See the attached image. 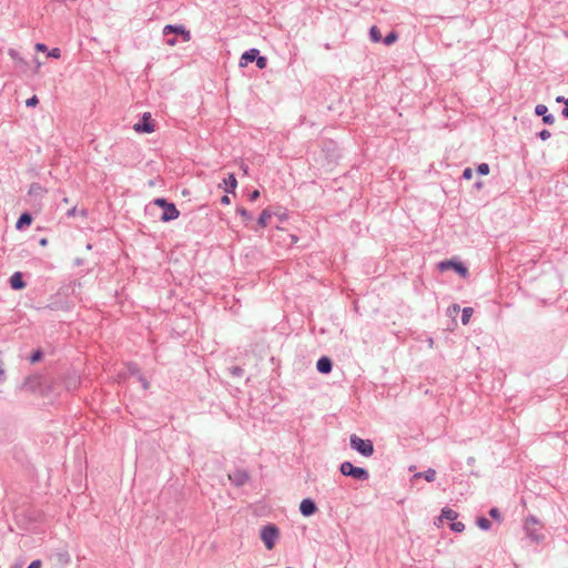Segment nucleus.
<instances>
[{
  "label": "nucleus",
  "instance_id": "1",
  "mask_svg": "<svg viewBox=\"0 0 568 568\" xmlns=\"http://www.w3.org/2000/svg\"><path fill=\"white\" fill-rule=\"evenodd\" d=\"M162 33L164 42L170 47H174L178 43V37H181L183 42L191 40V32L184 26L166 24Z\"/></svg>",
  "mask_w": 568,
  "mask_h": 568
},
{
  "label": "nucleus",
  "instance_id": "2",
  "mask_svg": "<svg viewBox=\"0 0 568 568\" xmlns=\"http://www.w3.org/2000/svg\"><path fill=\"white\" fill-rule=\"evenodd\" d=\"M151 204L163 210L162 214L160 215V220L162 222H171L180 216V211L176 209L175 204L169 202L164 197H156L152 201Z\"/></svg>",
  "mask_w": 568,
  "mask_h": 568
},
{
  "label": "nucleus",
  "instance_id": "3",
  "mask_svg": "<svg viewBox=\"0 0 568 568\" xmlns=\"http://www.w3.org/2000/svg\"><path fill=\"white\" fill-rule=\"evenodd\" d=\"M260 537L265 548L273 550L281 537V531L274 524H267L261 528Z\"/></svg>",
  "mask_w": 568,
  "mask_h": 568
},
{
  "label": "nucleus",
  "instance_id": "4",
  "mask_svg": "<svg viewBox=\"0 0 568 568\" xmlns=\"http://www.w3.org/2000/svg\"><path fill=\"white\" fill-rule=\"evenodd\" d=\"M349 443L353 449L357 450L365 457H369L374 453V446L372 440L369 439H362L356 435H352L349 438Z\"/></svg>",
  "mask_w": 568,
  "mask_h": 568
},
{
  "label": "nucleus",
  "instance_id": "5",
  "mask_svg": "<svg viewBox=\"0 0 568 568\" xmlns=\"http://www.w3.org/2000/svg\"><path fill=\"white\" fill-rule=\"evenodd\" d=\"M437 267L440 272L453 270L454 272L459 274L462 278H467L468 276L467 266L463 262L456 260L442 261L438 263Z\"/></svg>",
  "mask_w": 568,
  "mask_h": 568
},
{
  "label": "nucleus",
  "instance_id": "6",
  "mask_svg": "<svg viewBox=\"0 0 568 568\" xmlns=\"http://www.w3.org/2000/svg\"><path fill=\"white\" fill-rule=\"evenodd\" d=\"M339 470L344 476H349L358 480H366L368 478V471L365 468L356 467L349 462L342 463Z\"/></svg>",
  "mask_w": 568,
  "mask_h": 568
},
{
  "label": "nucleus",
  "instance_id": "7",
  "mask_svg": "<svg viewBox=\"0 0 568 568\" xmlns=\"http://www.w3.org/2000/svg\"><path fill=\"white\" fill-rule=\"evenodd\" d=\"M525 529L527 535L536 542H540L544 539L541 534V527L537 519L529 518L525 523Z\"/></svg>",
  "mask_w": 568,
  "mask_h": 568
},
{
  "label": "nucleus",
  "instance_id": "8",
  "mask_svg": "<svg viewBox=\"0 0 568 568\" xmlns=\"http://www.w3.org/2000/svg\"><path fill=\"white\" fill-rule=\"evenodd\" d=\"M134 130L140 133H152L155 128L150 113H144L142 119L134 124Z\"/></svg>",
  "mask_w": 568,
  "mask_h": 568
},
{
  "label": "nucleus",
  "instance_id": "9",
  "mask_svg": "<svg viewBox=\"0 0 568 568\" xmlns=\"http://www.w3.org/2000/svg\"><path fill=\"white\" fill-rule=\"evenodd\" d=\"M535 114L542 116V122L545 124L551 125L555 122V116L548 112V108L545 104H537L535 106Z\"/></svg>",
  "mask_w": 568,
  "mask_h": 568
},
{
  "label": "nucleus",
  "instance_id": "10",
  "mask_svg": "<svg viewBox=\"0 0 568 568\" xmlns=\"http://www.w3.org/2000/svg\"><path fill=\"white\" fill-rule=\"evenodd\" d=\"M257 49L252 48L250 50H246L240 59V67L243 68L246 67L248 63L255 62V58H257Z\"/></svg>",
  "mask_w": 568,
  "mask_h": 568
},
{
  "label": "nucleus",
  "instance_id": "11",
  "mask_svg": "<svg viewBox=\"0 0 568 568\" xmlns=\"http://www.w3.org/2000/svg\"><path fill=\"white\" fill-rule=\"evenodd\" d=\"M300 511L304 516H311L316 511V505L310 498L303 499L300 504Z\"/></svg>",
  "mask_w": 568,
  "mask_h": 568
},
{
  "label": "nucleus",
  "instance_id": "12",
  "mask_svg": "<svg viewBox=\"0 0 568 568\" xmlns=\"http://www.w3.org/2000/svg\"><path fill=\"white\" fill-rule=\"evenodd\" d=\"M229 479L236 486H242L247 481L248 475L243 470H236L235 473L229 475Z\"/></svg>",
  "mask_w": 568,
  "mask_h": 568
},
{
  "label": "nucleus",
  "instance_id": "13",
  "mask_svg": "<svg viewBox=\"0 0 568 568\" xmlns=\"http://www.w3.org/2000/svg\"><path fill=\"white\" fill-rule=\"evenodd\" d=\"M224 190L227 193H234L237 186V180L234 173H229L227 176L223 180Z\"/></svg>",
  "mask_w": 568,
  "mask_h": 568
},
{
  "label": "nucleus",
  "instance_id": "14",
  "mask_svg": "<svg viewBox=\"0 0 568 568\" xmlns=\"http://www.w3.org/2000/svg\"><path fill=\"white\" fill-rule=\"evenodd\" d=\"M32 220H33V219H32V215H31L29 212H23V213L19 216V219H18V221H17V223H16V229H17V230H19V231H21V230H23L24 227L30 226V225H31V223H32Z\"/></svg>",
  "mask_w": 568,
  "mask_h": 568
},
{
  "label": "nucleus",
  "instance_id": "15",
  "mask_svg": "<svg viewBox=\"0 0 568 568\" xmlns=\"http://www.w3.org/2000/svg\"><path fill=\"white\" fill-rule=\"evenodd\" d=\"M316 367H317L318 372H321L323 374H328L332 371V362L328 357H325V356L321 357L317 361Z\"/></svg>",
  "mask_w": 568,
  "mask_h": 568
},
{
  "label": "nucleus",
  "instance_id": "16",
  "mask_svg": "<svg viewBox=\"0 0 568 568\" xmlns=\"http://www.w3.org/2000/svg\"><path fill=\"white\" fill-rule=\"evenodd\" d=\"M45 193V189L40 183H32L29 189V195L41 197Z\"/></svg>",
  "mask_w": 568,
  "mask_h": 568
},
{
  "label": "nucleus",
  "instance_id": "17",
  "mask_svg": "<svg viewBox=\"0 0 568 568\" xmlns=\"http://www.w3.org/2000/svg\"><path fill=\"white\" fill-rule=\"evenodd\" d=\"M272 217V213L268 210H263L257 219V229L265 227Z\"/></svg>",
  "mask_w": 568,
  "mask_h": 568
},
{
  "label": "nucleus",
  "instance_id": "18",
  "mask_svg": "<svg viewBox=\"0 0 568 568\" xmlns=\"http://www.w3.org/2000/svg\"><path fill=\"white\" fill-rule=\"evenodd\" d=\"M369 39L374 43L382 42V40H383L382 33H381V30L376 26L371 27Z\"/></svg>",
  "mask_w": 568,
  "mask_h": 568
},
{
  "label": "nucleus",
  "instance_id": "19",
  "mask_svg": "<svg viewBox=\"0 0 568 568\" xmlns=\"http://www.w3.org/2000/svg\"><path fill=\"white\" fill-rule=\"evenodd\" d=\"M424 477L427 481L435 480L436 477V470L433 468L427 469L425 473H418L415 475V477Z\"/></svg>",
  "mask_w": 568,
  "mask_h": 568
},
{
  "label": "nucleus",
  "instance_id": "20",
  "mask_svg": "<svg viewBox=\"0 0 568 568\" xmlns=\"http://www.w3.org/2000/svg\"><path fill=\"white\" fill-rule=\"evenodd\" d=\"M398 39V34L395 31H390L385 38H383L382 42L386 45L394 44Z\"/></svg>",
  "mask_w": 568,
  "mask_h": 568
},
{
  "label": "nucleus",
  "instance_id": "21",
  "mask_svg": "<svg viewBox=\"0 0 568 568\" xmlns=\"http://www.w3.org/2000/svg\"><path fill=\"white\" fill-rule=\"evenodd\" d=\"M8 284H26L23 282V274L21 272H16L8 280Z\"/></svg>",
  "mask_w": 568,
  "mask_h": 568
},
{
  "label": "nucleus",
  "instance_id": "22",
  "mask_svg": "<svg viewBox=\"0 0 568 568\" xmlns=\"http://www.w3.org/2000/svg\"><path fill=\"white\" fill-rule=\"evenodd\" d=\"M473 315V308L471 307H465L463 310V315H462V323L464 325L468 324L470 317Z\"/></svg>",
  "mask_w": 568,
  "mask_h": 568
},
{
  "label": "nucleus",
  "instance_id": "23",
  "mask_svg": "<svg viewBox=\"0 0 568 568\" xmlns=\"http://www.w3.org/2000/svg\"><path fill=\"white\" fill-rule=\"evenodd\" d=\"M442 516L448 520H455L457 518V513L449 508H444L442 510Z\"/></svg>",
  "mask_w": 568,
  "mask_h": 568
},
{
  "label": "nucleus",
  "instance_id": "24",
  "mask_svg": "<svg viewBox=\"0 0 568 568\" xmlns=\"http://www.w3.org/2000/svg\"><path fill=\"white\" fill-rule=\"evenodd\" d=\"M255 63H256V67L260 69V70H263L266 68L267 65V59L266 57L264 55H261L260 53L257 54V58H255Z\"/></svg>",
  "mask_w": 568,
  "mask_h": 568
},
{
  "label": "nucleus",
  "instance_id": "25",
  "mask_svg": "<svg viewBox=\"0 0 568 568\" xmlns=\"http://www.w3.org/2000/svg\"><path fill=\"white\" fill-rule=\"evenodd\" d=\"M237 213L243 217L245 222H248L253 219L252 213L244 207H239Z\"/></svg>",
  "mask_w": 568,
  "mask_h": 568
},
{
  "label": "nucleus",
  "instance_id": "26",
  "mask_svg": "<svg viewBox=\"0 0 568 568\" xmlns=\"http://www.w3.org/2000/svg\"><path fill=\"white\" fill-rule=\"evenodd\" d=\"M477 525L484 530H487L490 528V521L487 518L480 517L477 519Z\"/></svg>",
  "mask_w": 568,
  "mask_h": 568
},
{
  "label": "nucleus",
  "instance_id": "27",
  "mask_svg": "<svg viewBox=\"0 0 568 568\" xmlns=\"http://www.w3.org/2000/svg\"><path fill=\"white\" fill-rule=\"evenodd\" d=\"M477 173L480 175H487L489 173V165L487 163H480L477 166Z\"/></svg>",
  "mask_w": 568,
  "mask_h": 568
},
{
  "label": "nucleus",
  "instance_id": "28",
  "mask_svg": "<svg viewBox=\"0 0 568 568\" xmlns=\"http://www.w3.org/2000/svg\"><path fill=\"white\" fill-rule=\"evenodd\" d=\"M39 103V99L37 95H32L31 98H29L27 101H26V105L28 108H33L36 106L37 104Z\"/></svg>",
  "mask_w": 568,
  "mask_h": 568
},
{
  "label": "nucleus",
  "instance_id": "29",
  "mask_svg": "<svg viewBox=\"0 0 568 568\" xmlns=\"http://www.w3.org/2000/svg\"><path fill=\"white\" fill-rule=\"evenodd\" d=\"M537 136L540 140L546 141L551 136V133L548 130L544 129L537 133Z\"/></svg>",
  "mask_w": 568,
  "mask_h": 568
},
{
  "label": "nucleus",
  "instance_id": "30",
  "mask_svg": "<svg viewBox=\"0 0 568 568\" xmlns=\"http://www.w3.org/2000/svg\"><path fill=\"white\" fill-rule=\"evenodd\" d=\"M450 528L454 531L462 532L465 529V525L463 523H460V521H457V523H453Z\"/></svg>",
  "mask_w": 568,
  "mask_h": 568
},
{
  "label": "nucleus",
  "instance_id": "31",
  "mask_svg": "<svg viewBox=\"0 0 568 568\" xmlns=\"http://www.w3.org/2000/svg\"><path fill=\"white\" fill-rule=\"evenodd\" d=\"M48 57L59 59L61 57V51L59 48H53L48 52Z\"/></svg>",
  "mask_w": 568,
  "mask_h": 568
},
{
  "label": "nucleus",
  "instance_id": "32",
  "mask_svg": "<svg viewBox=\"0 0 568 568\" xmlns=\"http://www.w3.org/2000/svg\"><path fill=\"white\" fill-rule=\"evenodd\" d=\"M473 170L470 168H466L464 171H463V174H462V178L464 180H470L473 178Z\"/></svg>",
  "mask_w": 568,
  "mask_h": 568
},
{
  "label": "nucleus",
  "instance_id": "33",
  "mask_svg": "<svg viewBox=\"0 0 568 568\" xmlns=\"http://www.w3.org/2000/svg\"><path fill=\"white\" fill-rule=\"evenodd\" d=\"M489 515L496 519V520H501V516H500V513L497 508H491L490 511H489Z\"/></svg>",
  "mask_w": 568,
  "mask_h": 568
},
{
  "label": "nucleus",
  "instance_id": "34",
  "mask_svg": "<svg viewBox=\"0 0 568 568\" xmlns=\"http://www.w3.org/2000/svg\"><path fill=\"white\" fill-rule=\"evenodd\" d=\"M9 55L14 59V60H19L21 62H23V59L22 58H19V54L18 52L14 50V49H10L9 50Z\"/></svg>",
  "mask_w": 568,
  "mask_h": 568
},
{
  "label": "nucleus",
  "instance_id": "35",
  "mask_svg": "<svg viewBox=\"0 0 568 568\" xmlns=\"http://www.w3.org/2000/svg\"><path fill=\"white\" fill-rule=\"evenodd\" d=\"M260 197V191L258 190H254L253 192H251V194L248 195V200L250 201H256L257 199Z\"/></svg>",
  "mask_w": 568,
  "mask_h": 568
},
{
  "label": "nucleus",
  "instance_id": "36",
  "mask_svg": "<svg viewBox=\"0 0 568 568\" xmlns=\"http://www.w3.org/2000/svg\"><path fill=\"white\" fill-rule=\"evenodd\" d=\"M36 50L39 51V52H45L48 51V47L44 44V43H37L36 44Z\"/></svg>",
  "mask_w": 568,
  "mask_h": 568
},
{
  "label": "nucleus",
  "instance_id": "37",
  "mask_svg": "<svg viewBox=\"0 0 568 568\" xmlns=\"http://www.w3.org/2000/svg\"><path fill=\"white\" fill-rule=\"evenodd\" d=\"M561 114L564 118H567L568 119V99L565 100V106L564 109L561 110Z\"/></svg>",
  "mask_w": 568,
  "mask_h": 568
},
{
  "label": "nucleus",
  "instance_id": "38",
  "mask_svg": "<svg viewBox=\"0 0 568 568\" xmlns=\"http://www.w3.org/2000/svg\"><path fill=\"white\" fill-rule=\"evenodd\" d=\"M41 566L42 564L40 560H34L28 566V568H41Z\"/></svg>",
  "mask_w": 568,
  "mask_h": 568
},
{
  "label": "nucleus",
  "instance_id": "39",
  "mask_svg": "<svg viewBox=\"0 0 568 568\" xmlns=\"http://www.w3.org/2000/svg\"><path fill=\"white\" fill-rule=\"evenodd\" d=\"M230 202H231V200H230L229 195H223L221 197V203L222 204L227 205V204H230Z\"/></svg>",
  "mask_w": 568,
  "mask_h": 568
},
{
  "label": "nucleus",
  "instance_id": "40",
  "mask_svg": "<svg viewBox=\"0 0 568 568\" xmlns=\"http://www.w3.org/2000/svg\"><path fill=\"white\" fill-rule=\"evenodd\" d=\"M41 358V353L40 352H37L32 355L31 357V362L34 363L37 361H39Z\"/></svg>",
  "mask_w": 568,
  "mask_h": 568
},
{
  "label": "nucleus",
  "instance_id": "41",
  "mask_svg": "<svg viewBox=\"0 0 568 568\" xmlns=\"http://www.w3.org/2000/svg\"><path fill=\"white\" fill-rule=\"evenodd\" d=\"M75 213H77V207H72V209H70V210L68 211V213H67V214H68V216H74V215H75Z\"/></svg>",
  "mask_w": 568,
  "mask_h": 568
},
{
  "label": "nucleus",
  "instance_id": "42",
  "mask_svg": "<svg viewBox=\"0 0 568 568\" xmlns=\"http://www.w3.org/2000/svg\"><path fill=\"white\" fill-rule=\"evenodd\" d=\"M83 262H84V261H83L82 258H75V260H74V264H75V265H78V266L82 265V264H83Z\"/></svg>",
  "mask_w": 568,
  "mask_h": 568
},
{
  "label": "nucleus",
  "instance_id": "43",
  "mask_svg": "<svg viewBox=\"0 0 568 568\" xmlns=\"http://www.w3.org/2000/svg\"><path fill=\"white\" fill-rule=\"evenodd\" d=\"M47 244H48V240L47 239H41L40 240V245L45 246Z\"/></svg>",
  "mask_w": 568,
  "mask_h": 568
},
{
  "label": "nucleus",
  "instance_id": "44",
  "mask_svg": "<svg viewBox=\"0 0 568 568\" xmlns=\"http://www.w3.org/2000/svg\"><path fill=\"white\" fill-rule=\"evenodd\" d=\"M481 186H483V182H481V181H477V182L475 183V187H476V189H480Z\"/></svg>",
  "mask_w": 568,
  "mask_h": 568
},
{
  "label": "nucleus",
  "instance_id": "45",
  "mask_svg": "<svg viewBox=\"0 0 568 568\" xmlns=\"http://www.w3.org/2000/svg\"><path fill=\"white\" fill-rule=\"evenodd\" d=\"M556 100H557V102H564L565 103L566 99L564 97H558Z\"/></svg>",
  "mask_w": 568,
  "mask_h": 568
},
{
  "label": "nucleus",
  "instance_id": "46",
  "mask_svg": "<svg viewBox=\"0 0 568 568\" xmlns=\"http://www.w3.org/2000/svg\"><path fill=\"white\" fill-rule=\"evenodd\" d=\"M34 61H36L37 69H38V68H40V65H41V64H40V62L38 61V59H34Z\"/></svg>",
  "mask_w": 568,
  "mask_h": 568
},
{
  "label": "nucleus",
  "instance_id": "47",
  "mask_svg": "<svg viewBox=\"0 0 568 568\" xmlns=\"http://www.w3.org/2000/svg\"><path fill=\"white\" fill-rule=\"evenodd\" d=\"M87 248H88V250H91V248H92V245H91V244H88V245H87Z\"/></svg>",
  "mask_w": 568,
  "mask_h": 568
},
{
  "label": "nucleus",
  "instance_id": "48",
  "mask_svg": "<svg viewBox=\"0 0 568 568\" xmlns=\"http://www.w3.org/2000/svg\"><path fill=\"white\" fill-rule=\"evenodd\" d=\"M325 48H326L327 50H328V49H331V47H329V44H328V43H326V44H325Z\"/></svg>",
  "mask_w": 568,
  "mask_h": 568
},
{
  "label": "nucleus",
  "instance_id": "49",
  "mask_svg": "<svg viewBox=\"0 0 568 568\" xmlns=\"http://www.w3.org/2000/svg\"><path fill=\"white\" fill-rule=\"evenodd\" d=\"M243 171H244L245 173H247V166H244V168H243Z\"/></svg>",
  "mask_w": 568,
  "mask_h": 568
},
{
  "label": "nucleus",
  "instance_id": "50",
  "mask_svg": "<svg viewBox=\"0 0 568 568\" xmlns=\"http://www.w3.org/2000/svg\"><path fill=\"white\" fill-rule=\"evenodd\" d=\"M2 374H3V371H2V368L0 367V376H1Z\"/></svg>",
  "mask_w": 568,
  "mask_h": 568
}]
</instances>
